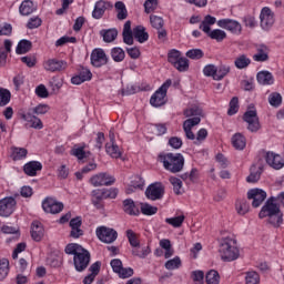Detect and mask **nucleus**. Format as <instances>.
<instances>
[{"label":"nucleus","instance_id":"obj_48","mask_svg":"<svg viewBox=\"0 0 284 284\" xmlns=\"http://www.w3.org/2000/svg\"><path fill=\"white\" fill-rule=\"evenodd\" d=\"M141 212L144 216H154L159 212V207L152 206L149 203H141Z\"/></svg>","mask_w":284,"mask_h":284},{"label":"nucleus","instance_id":"obj_25","mask_svg":"<svg viewBox=\"0 0 284 284\" xmlns=\"http://www.w3.org/2000/svg\"><path fill=\"white\" fill-rule=\"evenodd\" d=\"M254 61L265 62L270 60V48L265 44H260L257 47V53L253 55Z\"/></svg>","mask_w":284,"mask_h":284},{"label":"nucleus","instance_id":"obj_24","mask_svg":"<svg viewBox=\"0 0 284 284\" xmlns=\"http://www.w3.org/2000/svg\"><path fill=\"white\" fill-rule=\"evenodd\" d=\"M44 230L43 224L39 221H34L31 224V239H33L37 243L43 239Z\"/></svg>","mask_w":284,"mask_h":284},{"label":"nucleus","instance_id":"obj_64","mask_svg":"<svg viewBox=\"0 0 284 284\" xmlns=\"http://www.w3.org/2000/svg\"><path fill=\"white\" fill-rule=\"evenodd\" d=\"M216 72H217V68L214 64H207L203 69L204 75L212 77L213 79H214V77H216Z\"/></svg>","mask_w":284,"mask_h":284},{"label":"nucleus","instance_id":"obj_17","mask_svg":"<svg viewBox=\"0 0 284 284\" xmlns=\"http://www.w3.org/2000/svg\"><path fill=\"white\" fill-rule=\"evenodd\" d=\"M199 123H201V118H191L184 121L183 130L186 139H190V141H194V139H196V135L192 132V128H194V125H199Z\"/></svg>","mask_w":284,"mask_h":284},{"label":"nucleus","instance_id":"obj_10","mask_svg":"<svg viewBox=\"0 0 284 284\" xmlns=\"http://www.w3.org/2000/svg\"><path fill=\"white\" fill-rule=\"evenodd\" d=\"M248 201H252L253 207H261L263 205V201L267 199V193L262 189H251L247 192Z\"/></svg>","mask_w":284,"mask_h":284},{"label":"nucleus","instance_id":"obj_50","mask_svg":"<svg viewBox=\"0 0 284 284\" xmlns=\"http://www.w3.org/2000/svg\"><path fill=\"white\" fill-rule=\"evenodd\" d=\"M268 223L273 225V227H281L283 225V213H276L273 215H268Z\"/></svg>","mask_w":284,"mask_h":284},{"label":"nucleus","instance_id":"obj_49","mask_svg":"<svg viewBox=\"0 0 284 284\" xmlns=\"http://www.w3.org/2000/svg\"><path fill=\"white\" fill-rule=\"evenodd\" d=\"M83 246L79 245V244H68L64 248L65 254H70L72 256H77L80 252H83Z\"/></svg>","mask_w":284,"mask_h":284},{"label":"nucleus","instance_id":"obj_40","mask_svg":"<svg viewBox=\"0 0 284 284\" xmlns=\"http://www.w3.org/2000/svg\"><path fill=\"white\" fill-rule=\"evenodd\" d=\"M183 114L187 119H190V116H193V119H196V118L201 119V116H203V109L194 105V106H191L189 109H185Z\"/></svg>","mask_w":284,"mask_h":284},{"label":"nucleus","instance_id":"obj_36","mask_svg":"<svg viewBox=\"0 0 284 284\" xmlns=\"http://www.w3.org/2000/svg\"><path fill=\"white\" fill-rule=\"evenodd\" d=\"M206 34L210 37V39L217 41V43H221L224 39H227V33L221 29L211 30L206 32Z\"/></svg>","mask_w":284,"mask_h":284},{"label":"nucleus","instance_id":"obj_42","mask_svg":"<svg viewBox=\"0 0 284 284\" xmlns=\"http://www.w3.org/2000/svg\"><path fill=\"white\" fill-rule=\"evenodd\" d=\"M28 156V149L26 148H12V159L13 161H23Z\"/></svg>","mask_w":284,"mask_h":284},{"label":"nucleus","instance_id":"obj_31","mask_svg":"<svg viewBox=\"0 0 284 284\" xmlns=\"http://www.w3.org/2000/svg\"><path fill=\"white\" fill-rule=\"evenodd\" d=\"M116 11V19L119 21H125L128 19V8H125V3L123 1H118L114 4Z\"/></svg>","mask_w":284,"mask_h":284},{"label":"nucleus","instance_id":"obj_39","mask_svg":"<svg viewBox=\"0 0 284 284\" xmlns=\"http://www.w3.org/2000/svg\"><path fill=\"white\" fill-rule=\"evenodd\" d=\"M12 99L10 90L0 87V108H6Z\"/></svg>","mask_w":284,"mask_h":284},{"label":"nucleus","instance_id":"obj_52","mask_svg":"<svg viewBox=\"0 0 284 284\" xmlns=\"http://www.w3.org/2000/svg\"><path fill=\"white\" fill-rule=\"evenodd\" d=\"M10 272V262L6 258L0 261V281H3Z\"/></svg>","mask_w":284,"mask_h":284},{"label":"nucleus","instance_id":"obj_61","mask_svg":"<svg viewBox=\"0 0 284 284\" xmlns=\"http://www.w3.org/2000/svg\"><path fill=\"white\" fill-rule=\"evenodd\" d=\"M239 112V99L236 97L232 98L230 101V108L227 110L229 116H234Z\"/></svg>","mask_w":284,"mask_h":284},{"label":"nucleus","instance_id":"obj_26","mask_svg":"<svg viewBox=\"0 0 284 284\" xmlns=\"http://www.w3.org/2000/svg\"><path fill=\"white\" fill-rule=\"evenodd\" d=\"M250 175L246 178L247 183H258L261 180V174H263V166L256 168L255 164H253L250 169Z\"/></svg>","mask_w":284,"mask_h":284},{"label":"nucleus","instance_id":"obj_18","mask_svg":"<svg viewBox=\"0 0 284 284\" xmlns=\"http://www.w3.org/2000/svg\"><path fill=\"white\" fill-rule=\"evenodd\" d=\"M21 119L27 121V123H30L29 128H32L33 130H43V122L37 115L30 112L22 113Z\"/></svg>","mask_w":284,"mask_h":284},{"label":"nucleus","instance_id":"obj_19","mask_svg":"<svg viewBox=\"0 0 284 284\" xmlns=\"http://www.w3.org/2000/svg\"><path fill=\"white\" fill-rule=\"evenodd\" d=\"M81 225H83L81 216H77L74 219H71V221H70V227H71L70 236L72 239H79L80 236H83V230H81Z\"/></svg>","mask_w":284,"mask_h":284},{"label":"nucleus","instance_id":"obj_28","mask_svg":"<svg viewBox=\"0 0 284 284\" xmlns=\"http://www.w3.org/2000/svg\"><path fill=\"white\" fill-rule=\"evenodd\" d=\"M257 83L261 85H272L274 83V75L270 71H260L257 73Z\"/></svg>","mask_w":284,"mask_h":284},{"label":"nucleus","instance_id":"obj_9","mask_svg":"<svg viewBox=\"0 0 284 284\" xmlns=\"http://www.w3.org/2000/svg\"><path fill=\"white\" fill-rule=\"evenodd\" d=\"M14 210H17V200H14V197L9 196L0 200V216H11Z\"/></svg>","mask_w":284,"mask_h":284},{"label":"nucleus","instance_id":"obj_62","mask_svg":"<svg viewBox=\"0 0 284 284\" xmlns=\"http://www.w3.org/2000/svg\"><path fill=\"white\" fill-rule=\"evenodd\" d=\"M181 58V51L173 49L169 52L168 61L174 65Z\"/></svg>","mask_w":284,"mask_h":284},{"label":"nucleus","instance_id":"obj_47","mask_svg":"<svg viewBox=\"0 0 284 284\" xmlns=\"http://www.w3.org/2000/svg\"><path fill=\"white\" fill-rule=\"evenodd\" d=\"M111 57L115 63H121V61L125 59V51H123L120 47H115L111 50Z\"/></svg>","mask_w":284,"mask_h":284},{"label":"nucleus","instance_id":"obj_60","mask_svg":"<svg viewBox=\"0 0 284 284\" xmlns=\"http://www.w3.org/2000/svg\"><path fill=\"white\" fill-rule=\"evenodd\" d=\"M164 267L168 270H179V267H181V257L175 256L174 258L166 261Z\"/></svg>","mask_w":284,"mask_h":284},{"label":"nucleus","instance_id":"obj_27","mask_svg":"<svg viewBox=\"0 0 284 284\" xmlns=\"http://www.w3.org/2000/svg\"><path fill=\"white\" fill-rule=\"evenodd\" d=\"M133 37L139 43H145L150 39V34H148L143 26H138L133 29Z\"/></svg>","mask_w":284,"mask_h":284},{"label":"nucleus","instance_id":"obj_41","mask_svg":"<svg viewBox=\"0 0 284 284\" xmlns=\"http://www.w3.org/2000/svg\"><path fill=\"white\" fill-rule=\"evenodd\" d=\"M133 256H138V258H145L152 250H150V246H142L139 244V246H135L132 248Z\"/></svg>","mask_w":284,"mask_h":284},{"label":"nucleus","instance_id":"obj_15","mask_svg":"<svg viewBox=\"0 0 284 284\" xmlns=\"http://www.w3.org/2000/svg\"><path fill=\"white\" fill-rule=\"evenodd\" d=\"M91 64L94 68H101L108 64V55L103 49H94L91 53Z\"/></svg>","mask_w":284,"mask_h":284},{"label":"nucleus","instance_id":"obj_46","mask_svg":"<svg viewBox=\"0 0 284 284\" xmlns=\"http://www.w3.org/2000/svg\"><path fill=\"white\" fill-rule=\"evenodd\" d=\"M106 152L112 156V159H120L121 151L119 150V145L113 143H106L105 144Z\"/></svg>","mask_w":284,"mask_h":284},{"label":"nucleus","instance_id":"obj_38","mask_svg":"<svg viewBox=\"0 0 284 284\" xmlns=\"http://www.w3.org/2000/svg\"><path fill=\"white\" fill-rule=\"evenodd\" d=\"M250 63H252V60L245 54L239 55L234 61V65L237 70H245Z\"/></svg>","mask_w":284,"mask_h":284},{"label":"nucleus","instance_id":"obj_55","mask_svg":"<svg viewBox=\"0 0 284 284\" xmlns=\"http://www.w3.org/2000/svg\"><path fill=\"white\" fill-rule=\"evenodd\" d=\"M126 239L129 240V243L131 247H139L141 245V242H139V237H136V233L132 230L126 231Z\"/></svg>","mask_w":284,"mask_h":284},{"label":"nucleus","instance_id":"obj_35","mask_svg":"<svg viewBox=\"0 0 284 284\" xmlns=\"http://www.w3.org/2000/svg\"><path fill=\"white\" fill-rule=\"evenodd\" d=\"M20 14H22L23 17H28L29 14H32V12H34V2L30 1V0H24L21 4H20Z\"/></svg>","mask_w":284,"mask_h":284},{"label":"nucleus","instance_id":"obj_51","mask_svg":"<svg viewBox=\"0 0 284 284\" xmlns=\"http://www.w3.org/2000/svg\"><path fill=\"white\" fill-rule=\"evenodd\" d=\"M184 221H185V215H179L175 217L165 219V223H168L169 225H172V227H181Z\"/></svg>","mask_w":284,"mask_h":284},{"label":"nucleus","instance_id":"obj_54","mask_svg":"<svg viewBox=\"0 0 284 284\" xmlns=\"http://www.w3.org/2000/svg\"><path fill=\"white\" fill-rule=\"evenodd\" d=\"M268 103L273 106V108H278V105H281L283 103V97L281 95V93H271L268 97Z\"/></svg>","mask_w":284,"mask_h":284},{"label":"nucleus","instance_id":"obj_58","mask_svg":"<svg viewBox=\"0 0 284 284\" xmlns=\"http://www.w3.org/2000/svg\"><path fill=\"white\" fill-rule=\"evenodd\" d=\"M156 8H159V0H146L144 2V12L146 14L154 12Z\"/></svg>","mask_w":284,"mask_h":284},{"label":"nucleus","instance_id":"obj_11","mask_svg":"<svg viewBox=\"0 0 284 284\" xmlns=\"http://www.w3.org/2000/svg\"><path fill=\"white\" fill-rule=\"evenodd\" d=\"M217 26L223 30H229V32H232V34H241L243 31V27L240 24V22L232 19H221L217 21Z\"/></svg>","mask_w":284,"mask_h":284},{"label":"nucleus","instance_id":"obj_1","mask_svg":"<svg viewBox=\"0 0 284 284\" xmlns=\"http://www.w3.org/2000/svg\"><path fill=\"white\" fill-rule=\"evenodd\" d=\"M160 162L163 163L164 168L172 172V174H178L182 172L185 165V158L181 153H161L159 155Z\"/></svg>","mask_w":284,"mask_h":284},{"label":"nucleus","instance_id":"obj_29","mask_svg":"<svg viewBox=\"0 0 284 284\" xmlns=\"http://www.w3.org/2000/svg\"><path fill=\"white\" fill-rule=\"evenodd\" d=\"M214 23H219V21L216 22V18L207 14L204 17L203 21L200 23L199 29L206 34L212 30V26H214Z\"/></svg>","mask_w":284,"mask_h":284},{"label":"nucleus","instance_id":"obj_2","mask_svg":"<svg viewBox=\"0 0 284 284\" xmlns=\"http://www.w3.org/2000/svg\"><path fill=\"white\" fill-rule=\"evenodd\" d=\"M219 252L222 261L227 263H232V261H236L241 256V251L236 246V240L232 237H225L221 241Z\"/></svg>","mask_w":284,"mask_h":284},{"label":"nucleus","instance_id":"obj_37","mask_svg":"<svg viewBox=\"0 0 284 284\" xmlns=\"http://www.w3.org/2000/svg\"><path fill=\"white\" fill-rule=\"evenodd\" d=\"M32 50V41L21 40L16 49L17 54H28Z\"/></svg>","mask_w":284,"mask_h":284},{"label":"nucleus","instance_id":"obj_6","mask_svg":"<svg viewBox=\"0 0 284 284\" xmlns=\"http://www.w3.org/2000/svg\"><path fill=\"white\" fill-rule=\"evenodd\" d=\"M165 194V186L162 183L150 184L145 190V196L150 201H161Z\"/></svg>","mask_w":284,"mask_h":284},{"label":"nucleus","instance_id":"obj_13","mask_svg":"<svg viewBox=\"0 0 284 284\" xmlns=\"http://www.w3.org/2000/svg\"><path fill=\"white\" fill-rule=\"evenodd\" d=\"M42 209L47 214H59L60 212H63V203L57 202V200L52 197H47L42 202Z\"/></svg>","mask_w":284,"mask_h":284},{"label":"nucleus","instance_id":"obj_32","mask_svg":"<svg viewBox=\"0 0 284 284\" xmlns=\"http://www.w3.org/2000/svg\"><path fill=\"white\" fill-rule=\"evenodd\" d=\"M100 34L103 37L105 43H112V41H115L116 37H119V31L116 29L101 30Z\"/></svg>","mask_w":284,"mask_h":284},{"label":"nucleus","instance_id":"obj_4","mask_svg":"<svg viewBox=\"0 0 284 284\" xmlns=\"http://www.w3.org/2000/svg\"><path fill=\"white\" fill-rule=\"evenodd\" d=\"M243 121L247 123L248 132H257L261 130V121L258 120V114L256 110H248L243 114Z\"/></svg>","mask_w":284,"mask_h":284},{"label":"nucleus","instance_id":"obj_5","mask_svg":"<svg viewBox=\"0 0 284 284\" xmlns=\"http://www.w3.org/2000/svg\"><path fill=\"white\" fill-rule=\"evenodd\" d=\"M274 214H281V206L276 204V197H270L261 209L258 217L265 219L267 216H274Z\"/></svg>","mask_w":284,"mask_h":284},{"label":"nucleus","instance_id":"obj_7","mask_svg":"<svg viewBox=\"0 0 284 284\" xmlns=\"http://www.w3.org/2000/svg\"><path fill=\"white\" fill-rule=\"evenodd\" d=\"M73 265L77 272H84V270H88V266L90 265V252L84 248L73 256Z\"/></svg>","mask_w":284,"mask_h":284},{"label":"nucleus","instance_id":"obj_14","mask_svg":"<svg viewBox=\"0 0 284 284\" xmlns=\"http://www.w3.org/2000/svg\"><path fill=\"white\" fill-rule=\"evenodd\" d=\"M43 68L47 72H61L68 68V62L58 59H49L43 62Z\"/></svg>","mask_w":284,"mask_h":284},{"label":"nucleus","instance_id":"obj_8","mask_svg":"<svg viewBox=\"0 0 284 284\" xmlns=\"http://www.w3.org/2000/svg\"><path fill=\"white\" fill-rule=\"evenodd\" d=\"M115 181L116 179L110 175V173H99L90 179V183L93 184L94 187H102L103 185H114Z\"/></svg>","mask_w":284,"mask_h":284},{"label":"nucleus","instance_id":"obj_57","mask_svg":"<svg viewBox=\"0 0 284 284\" xmlns=\"http://www.w3.org/2000/svg\"><path fill=\"white\" fill-rule=\"evenodd\" d=\"M186 57L193 61H199V59H203L204 53L201 49H191L186 52Z\"/></svg>","mask_w":284,"mask_h":284},{"label":"nucleus","instance_id":"obj_53","mask_svg":"<svg viewBox=\"0 0 284 284\" xmlns=\"http://www.w3.org/2000/svg\"><path fill=\"white\" fill-rule=\"evenodd\" d=\"M173 67L176 68L179 72H187L190 68V60L182 57L175 64H173Z\"/></svg>","mask_w":284,"mask_h":284},{"label":"nucleus","instance_id":"obj_63","mask_svg":"<svg viewBox=\"0 0 284 284\" xmlns=\"http://www.w3.org/2000/svg\"><path fill=\"white\" fill-rule=\"evenodd\" d=\"M79 75L82 78V81H91L92 80V72L88 68L80 67Z\"/></svg>","mask_w":284,"mask_h":284},{"label":"nucleus","instance_id":"obj_12","mask_svg":"<svg viewBox=\"0 0 284 284\" xmlns=\"http://www.w3.org/2000/svg\"><path fill=\"white\" fill-rule=\"evenodd\" d=\"M260 21L262 30H270L274 26V13L270 7H264L260 13Z\"/></svg>","mask_w":284,"mask_h":284},{"label":"nucleus","instance_id":"obj_33","mask_svg":"<svg viewBox=\"0 0 284 284\" xmlns=\"http://www.w3.org/2000/svg\"><path fill=\"white\" fill-rule=\"evenodd\" d=\"M232 145L235 150H245V145H246L245 136L241 133H235L232 136Z\"/></svg>","mask_w":284,"mask_h":284},{"label":"nucleus","instance_id":"obj_16","mask_svg":"<svg viewBox=\"0 0 284 284\" xmlns=\"http://www.w3.org/2000/svg\"><path fill=\"white\" fill-rule=\"evenodd\" d=\"M265 161L267 165L273 168V170H282V168L284 166L283 156L274 152H267L265 155Z\"/></svg>","mask_w":284,"mask_h":284},{"label":"nucleus","instance_id":"obj_45","mask_svg":"<svg viewBox=\"0 0 284 284\" xmlns=\"http://www.w3.org/2000/svg\"><path fill=\"white\" fill-rule=\"evenodd\" d=\"M227 74H230V65L221 64L217 68L216 75L214 77V81H222V79H225Z\"/></svg>","mask_w":284,"mask_h":284},{"label":"nucleus","instance_id":"obj_34","mask_svg":"<svg viewBox=\"0 0 284 284\" xmlns=\"http://www.w3.org/2000/svg\"><path fill=\"white\" fill-rule=\"evenodd\" d=\"M235 210L237 214H240L241 216H245V214L250 212V203L245 199L237 200L235 202Z\"/></svg>","mask_w":284,"mask_h":284},{"label":"nucleus","instance_id":"obj_22","mask_svg":"<svg viewBox=\"0 0 284 284\" xmlns=\"http://www.w3.org/2000/svg\"><path fill=\"white\" fill-rule=\"evenodd\" d=\"M43 170V164L39 161H31L24 164L23 171L28 176H37V172Z\"/></svg>","mask_w":284,"mask_h":284},{"label":"nucleus","instance_id":"obj_59","mask_svg":"<svg viewBox=\"0 0 284 284\" xmlns=\"http://www.w3.org/2000/svg\"><path fill=\"white\" fill-rule=\"evenodd\" d=\"M150 22L152 28H154L155 30H161V28H163V26L165 24L163 18L159 16H150Z\"/></svg>","mask_w":284,"mask_h":284},{"label":"nucleus","instance_id":"obj_43","mask_svg":"<svg viewBox=\"0 0 284 284\" xmlns=\"http://www.w3.org/2000/svg\"><path fill=\"white\" fill-rule=\"evenodd\" d=\"M206 284H219L221 283V275H219V271L211 270L206 273L205 276Z\"/></svg>","mask_w":284,"mask_h":284},{"label":"nucleus","instance_id":"obj_30","mask_svg":"<svg viewBox=\"0 0 284 284\" xmlns=\"http://www.w3.org/2000/svg\"><path fill=\"white\" fill-rule=\"evenodd\" d=\"M105 4L106 2L103 0H100L95 3L92 12L93 19H101L103 14H105V10H108V7Z\"/></svg>","mask_w":284,"mask_h":284},{"label":"nucleus","instance_id":"obj_23","mask_svg":"<svg viewBox=\"0 0 284 284\" xmlns=\"http://www.w3.org/2000/svg\"><path fill=\"white\" fill-rule=\"evenodd\" d=\"M123 212L129 214V216H139V214H141L139 206H136L134 200L132 199H126L123 201Z\"/></svg>","mask_w":284,"mask_h":284},{"label":"nucleus","instance_id":"obj_20","mask_svg":"<svg viewBox=\"0 0 284 284\" xmlns=\"http://www.w3.org/2000/svg\"><path fill=\"white\" fill-rule=\"evenodd\" d=\"M12 52V41L6 39L3 42V47H0V68L6 67L8 63V54Z\"/></svg>","mask_w":284,"mask_h":284},{"label":"nucleus","instance_id":"obj_3","mask_svg":"<svg viewBox=\"0 0 284 284\" xmlns=\"http://www.w3.org/2000/svg\"><path fill=\"white\" fill-rule=\"evenodd\" d=\"M95 234L102 243H114L119 237V233L114 229L108 226H100L97 229Z\"/></svg>","mask_w":284,"mask_h":284},{"label":"nucleus","instance_id":"obj_56","mask_svg":"<svg viewBox=\"0 0 284 284\" xmlns=\"http://www.w3.org/2000/svg\"><path fill=\"white\" fill-rule=\"evenodd\" d=\"M245 281V284H258L261 283V277L258 276V273L251 271L246 273Z\"/></svg>","mask_w":284,"mask_h":284},{"label":"nucleus","instance_id":"obj_44","mask_svg":"<svg viewBox=\"0 0 284 284\" xmlns=\"http://www.w3.org/2000/svg\"><path fill=\"white\" fill-rule=\"evenodd\" d=\"M170 183L171 185H173L174 194H178V195L183 194V181H181V179L171 176Z\"/></svg>","mask_w":284,"mask_h":284},{"label":"nucleus","instance_id":"obj_21","mask_svg":"<svg viewBox=\"0 0 284 284\" xmlns=\"http://www.w3.org/2000/svg\"><path fill=\"white\" fill-rule=\"evenodd\" d=\"M165 97H168V93L159 88L155 91V94L150 99L151 105L153 108H161V105H165Z\"/></svg>","mask_w":284,"mask_h":284}]
</instances>
